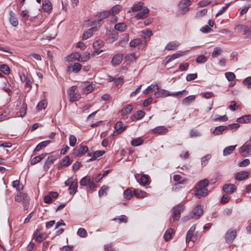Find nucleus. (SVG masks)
Listing matches in <instances>:
<instances>
[{
    "label": "nucleus",
    "instance_id": "f257e3e1",
    "mask_svg": "<svg viewBox=\"0 0 251 251\" xmlns=\"http://www.w3.org/2000/svg\"><path fill=\"white\" fill-rule=\"evenodd\" d=\"M131 9L132 12L139 11L135 16V18L137 20L145 19L148 16L149 9L146 6H144V3L141 1L134 4Z\"/></svg>",
    "mask_w": 251,
    "mask_h": 251
},
{
    "label": "nucleus",
    "instance_id": "f03ea898",
    "mask_svg": "<svg viewBox=\"0 0 251 251\" xmlns=\"http://www.w3.org/2000/svg\"><path fill=\"white\" fill-rule=\"evenodd\" d=\"M185 93L184 95H186L188 94V92L185 90H182L179 92H176V93H170L168 91L166 90H161L160 91H158L154 93V97L156 98H163L166 97L168 96H173L176 97L178 98H181L183 96V94Z\"/></svg>",
    "mask_w": 251,
    "mask_h": 251
},
{
    "label": "nucleus",
    "instance_id": "7ed1b4c3",
    "mask_svg": "<svg viewBox=\"0 0 251 251\" xmlns=\"http://www.w3.org/2000/svg\"><path fill=\"white\" fill-rule=\"evenodd\" d=\"M15 200L17 202H23L24 209L25 210L28 209L30 198L26 193L20 192H18L15 196Z\"/></svg>",
    "mask_w": 251,
    "mask_h": 251
},
{
    "label": "nucleus",
    "instance_id": "20e7f679",
    "mask_svg": "<svg viewBox=\"0 0 251 251\" xmlns=\"http://www.w3.org/2000/svg\"><path fill=\"white\" fill-rule=\"evenodd\" d=\"M76 87L73 86L68 90V97L70 102L77 101L80 99V95L76 92Z\"/></svg>",
    "mask_w": 251,
    "mask_h": 251
},
{
    "label": "nucleus",
    "instance_id": "39448f33",
    "mask_svg": "<svg viewBox=\"0 0 251 251\" xmlns=\"http://www.w3.org/2000/svg\"><path fill=\"white\" fill-rule=\"evenodd\" d=\"M196 229V225H193L187 231L186 236V242L189 243L190 241L195 242L197 239V235L194 234Z\"/></svg>",
    "mask_w": 251,
    "mask_h": 251
},
{
    "label": "nucleus",
    "instance_id": "423d86ee",
    "mask_svg": "<svg viewBox=\"0 0 251 251\" xmlns=\"http://www.w3.org/2000/svg\"><path fill=\"white\" fill-rule=\"evenodd\" d=\"M88 151V148L82 144L75 147L73 150V154L77 156L84 155Z\"/></svg>",
    "mask_w": 251,
    "mask_h": 251
},
{
    "label": "nucleus",
    "instance_id": "0eeeda50",
    "mask_svg": "<svg viewBox=\"0 0 251 251\" xmlns=\"http://www.w3.org/2000/svg\"><path fill=\"white\" fill-rule=\"evenodd\" d=\"M184 209V206L181 204L175 206L173 208L172 218L174 221H178L180 217V212Z\"/></svg>",
    "mask_w": 251,
    "mask_h": 251
},
{
    "label": "nucleus",
    "instance_id": "6e6552de",
    "mask_svg": "<svg viewBox=\"0 0 251 251\" xmlns=\"http://www.w3.org/2000/svg\"><path fill=\"white\" fill-rule=\"evenodd\" d=\"M203 214V209L201 205H197L191 211L190 216L193 219H199Z\"/></svg>",
    "mask_w": 251,
    "mask_h": 251
},
{
    "label": "nucleus",
    "instance_id": "1a4fd4ad",
    "mask_svg": "<svg viewBox=\"0 0 251 251\" xmlns=\"http://www.w3.org/2000/svg\"><path fill=\"white\" fill-rule=\"evenodd\" d=\"M239 152L242 156H246L248 154H251V143L246 142L239 150Z\"/></svg>",
    "mask_w": 251,
    "mask_h": 251
},
{
    "label": "nucleus",
    "instance_id": "9d476101",
    "mask_svg": "<svg viewBox=\"0 0 251 251\" xmlns=\"http://www.w3.org/2000/svg\"><path fill=\"white\" fill-rule=\"evenodd\" d=\"M236 236V231L234 230H228L226 234L225 240L228 244L231 243Z\"/></svg>",
    "mask_w": 251,
    "mask_h": 251
},
{
    "label": "nucleus",
    "instance_id": "9b49d317",
    "mask_svg": "<svg viewBox=\"0 0 251 251\" xmlns=\"http://www.w3.org/2000/svg\"><path fill=\"white\" fill-rule=\"evenodd\" d=\"M126 126H123V124L122 122H117L114 126L115 130L114 131L113 135H115L121 134L126 129Z\"/></svg>",
    "mask_w": 251,
    "mask_h": 251
},
{
    "label": "nucleus",
    "instance_id": "f8f14e48",
    "mask_svg": "<svg viewBox=\"0 0 251 251\" xmlns=\"http://www.w3.org/2000/svg\"><path fill=\"white\" fill-rule=\"evenodd\" d=\"M123 58V54L122 53H116L113 57L111 63L113 66H116L120 64L122 62Z\"/></svg>",
    "mask_w": 251,
    "mask_h": 251
},
{
    "label": "nucleus",
    "instance_id": "ddd939ff",
    "mask_svg": "<svg viewBox=\"0 0 251 251\" xmlns=\"http://www.w3.org/2000/svg\"><path fill=\"white\" fill-rule=\"evenodd\" d=\"M168 131V129L165 126H156L152 130V132L153 134H158L160 135L166 134Z\"/></svg>",
    "mask_w": 251,
    "mask_h": 251
},
{
    "label": "nucleus",
    "instance_id": "4468645a",
    "mask_svg": "<svg viewBox=\"0 0 251 251\" xmlns=\"http://www.w3.org/2000/svg\"><path fill=\"white\" fill-rule=\"evenodd\" d=\"M188 51V50H186V51H182L179 53H174V54H172V55L168 56H167V60L166 61V63L168 64L169 62L173 61V60L176 59L177 58H179V57L182 56L187 54Z\"/></svg>",
    "mask_w": 251,
    "mask_h": 251
},
{
    "label": "nucleus",
    "instance_id": "2eb2a0df",
    "mask_svg": "<svg viewBox=\"0 0 251 251\" xmlns=\"http://www.w3.org/2000/svg\"><path fill=\"white\" fill-rule=\"evenodd\" d=\"M223 190L226 193H233L236 190V187L233 184H226L223 186Z\"/></svg>",
    "mask_w": 251,
    "mask_h": 251
},
{
    "label": "nucleus",
    "instance_id": "dca6fc26",
    "mask_svg": "<svg viewBox=\"0 0 251 251\" xmlns=\"http://www.w3.org/2000/svg\"><path fill=\"white\" fill-rule=\"evenodd\" d=\"M190 3L191 1L190 0H184L180 2L179 6L183 13H185L188 11V6L190 5Z\"/></svg>",
    "mask_w": 251,
    "mask_h": 251
},
{
    "label": "nucleus",
    "instance_id": "f3484780",
    "mask_svg": "<svg viewBox=\"0 0 251 251\" xmlns=\"http://www.w3.org/2000/svg\"><path fill=\"white\" fill-rule=\"evenodd\" d=\"M195 196L198 198H201V197H205L207 195L208 190L207 189L195 188Z\"/></svg>",
    "mask_w": 251,
    "mask_h": 251
},
{
    "label": "nucleus",
    "instance_id": "a211bd4d",
    "mask_svg": "<svg viewBox=\"0 0 251 251\" xmlns=\"http://www.w3.org/2000/svg\"><path fill=\"white\" fill-rule=\"evenodd\" d=\"M51 142L50 140H46L43 142H41L39 144L37 145L35 149L33 151V153L35 154L36 152L39 151L43 148H45Z\"/></svg>",
    "mask_w": 251,
    "mask_h": 251
},
{
    "label": "nucleus",
    "instance_id": "6ab92c4d",
    "mask_svg": "<svg viewBox=\"0 0 251 251\" xmlns=\"http://www.w3.org/2000/svg\"><path fill=\"white\" fill-rule=\"evenodd\" d=\"M42 8L45 12H50L52 9L50 1L49 0H45L42 4Z\"/></svg>",
    "mask_w": 251,
    "mask_h": 251
},
{
    "label": "nucleus",
    "instance_id": "aec40b11",
    "mask_svg": "<svg viewBox=\"0 0 251 251\" xmlns=\"http://www.w3.org/2000/svg\"><path fill=\"white\" fill-rule=\"evenodd\" d=\"M249 175V172L247 171H241L236 174L235 178L238 180H243L247 178Z\"/></svg>",
    "mask_w": 251,
    "mask_h": 251
},
{
    "label": "nucleus",
    "instance_id": "412c9836",
    "mask_svg": "<svg viewBox=\"0 0 251 251\" xmlns=\"http://www.w3.org/2000/svg\"><path fill=\"white\" fill-rule=\"evenodd\" d=\"M180 45V43L176 41L169 42L166 45L165 49L168 50H172L176 49Z\"/></svg>",
    "mask_w": 251,
    "mask_h": 251
},
{
    "label": "nucleus",
    "instance_id": "4be33fe9",
    "mask_svg": "<svg viewBox=\"0 0 251 251\" xmlns=\"http://www.w3.org/2000/svg\"><path fill=\"white\" fill-rule=\"evenodd\" d=\"M110 15V11H105L99 13L97 15L98 22L99 23L102 19L108 17Z\"/></svg>",
    "mask_w": 251,
    "mask_h": 251
},
{
    "label": "nucleus",
    "instance_id": "5701e85b",
    "mask_svg": "<svg viewBox=\"0 0 251 251\" xmlns=\"http://www.w3.org/2000/svg\"><path fill=\"white\" fill-rule=\"evenodd\" d=\"M72 163L69 156H65L61 160V163L59 164L58 167L61 168L63 166H68Z\"/></svg>",
    "mask_w": 251,
    "mask_h": 251
},
{
    "label": "nucleus",
    "instance_id": "b1692460",
    "mask_svg": "<svg viewBox=\"0 0 251 251\" xmlns=\"http://www.w3.org/2000/svg\"><path fill=\"white\" fill-rule=\"evenodd\" d=\"M239 27L244 32L245 35L248 37H251V27L249 28L246 25H239Z\"/></svg>",
    "mask_w": 251,
    "mask_h": 251
},
{
    "label": "nucleus",
    "instance_id": "393cba45",
    "mask_svg": "<svg viewBox=\"0 0 251 251\" xmlns=\"http://www.w3.org/2000/svg\"><path fill=\"white\" fill-rule=\"evenodd\" d=\"M132 110V106L131 104H128L127 105L123 107L121 111V115L122 116H125L126 115L130 113Z\"/></svg>",
    "mask_w": 251,
    "mask_h": 251
},
{
    "label": "nucleus",
    "instance_id": "a878e982",
    "mask_svg": "<svg viewBox=\"0 0 251 251\" xmlns=\"http://www.w3.org/2000/svg\"><path fill=\"white\" fill-rule=\"evenodd\" d=\"M69 189L70 190V194L71 195H74L77 190V181L75 180L72 181L70 185Z\"/></svg>",
    "mask_w": 251,
    "mask_h": 251
},
{
    "label": "nucleus",
    "instance_id": "bb28decb",
    "mask_svg": "<svg viewBox=\"0 0 251 251\" xmlns=\"http://www.w3.org/2000/svg\"><path fill=\"white\" fill-rule=\"evenodd\" d=\"M237 122L239 123H248L251 122V115H247L243 116L242 117L238 118Z\"/></svg>",
    "mask_w": 251,
    "mask_h": 251
},
{
    "label": "nucleus",
    "instance_id": "cd10ccee",
    "mask_svg": "<svg viewBox=\"0 0 251 251\" xmlns=\"http://www.w3.org/2000/svg\"><path fill=\"white\" fill-rule=\"evenodd\" d=\"M95 27H92L84 32L83 34L82 38L83 40H87L93 35V31L95 30Z\"/></svg>",
    "mask_w": 251,
    "mask_h": 251
},
{
    "label": "nucleus",
    "instance_id": "c85d7f7f",
    "mask_svg": "<svg viewBox=\"0 0 251 251\" xmlns=\"http://www.w3.org/2000/svg\"><path fill=\"white\" fill-rule=\"evenodd\" d=\"M46 153H43L38 156L34 157L30 162L32 165H35L40 162L46 155Z\"/></svg>",
    "mask_w": 251,
    "mask_h": 251
},
{
    "label": "nucleus",
    "instance_id": "c756f323",
    "mask_svg": "<svg viewBox=\"0 0 251 251\" xmlns=\"http://www.w3.org/2000/svg\"><path fill=\"white\" fill-rule=\"evenodd\" d=\"M173 179L177 184H184L186 182V179L179 175H175Z\"/></svg>",
    "mask_w": 251,
    "mask_h": 251
},
{
    "label": "nucleus",
    "instance_id": "7c9ffc66",
    "mask_svg": "<svg viewBox=\"0 0 251 251\" xmlns=\"http://www.w3.org/2000/svg\"><path fill=\"white\" fill-rule=\"evenodd\" d=\"M134 195L138 198H145L148 195L146 192L138 189L134 190Z\"/></svg>",
    "mask_w": 251,
    "mask_h": 251
},
{
    "label": "nucleus",
    "instance_id": "2f4dec72",
    "mask_svg": "<svg viewBox=\"0 0 251 251\" xmlns=\"http://www.w3.org/2000/svg\"><path fill=\"white\" fill-rule=\"evenodd\" d=\"M226 128L227 126H220L216 127L213 132V134L215 135H220V134H222V132L226 129Z\"/></svg>",
    "mask_w": 251,
    "mask_h": 251
},
{
    "label": "nucleus",
    "instance_id": "473e14b6",
    "mask_svg": "<svg viewBox=\"0 0 251 251\" xmlns=\"http://www.w3.org/2000/svg\"><path fill=\"white\" fill-rule=\"evenodd\" d=\"M114 28L117 31L123 32L126 29L127 26L124 23H120L115 25Z\"/></svg>",
    "mask_w": 251,
    "mask_h": 251
},
{
    "label": "nucleus",
    "instance_id": "72a5a7b5",
    "mask_svg": "<svg viewBox=\"0 0 251 251\" xmlns=\"http://www.w3.org/2000/svg\"><path fill=\"white\" fill-rule=\"evenodd\" d=\"M236 147V145L230 146L226 147L223 151V155L224 156H227L230 154L235 150Z\"/></svg>",
    "mask_w": 251,
    "mask_h": 251
},
{
    "label": "nucleus",
    "instance_id": "f704fd0d",
    "mask_svg": "<svg viewBox=\"0 0 251 251\" xmlns=\"http://www.w3.org/2000/svg\"><path fill=\"white\" fill-rule=\"evenodd\" d=\"M173 233L174 230L172 228H170L168 229L164 235V238L165 241H168L169 240H170L172 238Z\"/></svg>",
    "mask_w": 251,
    "mask_h": 251
},
{
    "label": "nucleus",
    "instance_id": "c9c22d12",
    "mask_svg": "<svg viewBox=\"0 0 251 251\" xmlns=\"http://www.w3.org/2000/svg\"><path fill=\"white\" fill-rule=\"evenodd\" d=\"M9 21L14 26H16L18 25L17 19L15 16L14 13L12 12H10Z\"/></svg>",
    "mask_w": 251,
    "mask_h": 251
},
{
    "label": "nucleus",
    "instance_id": "e433bc0d",
    "mask_svg": "<svg viewBox=\"0 0 251 251\" xmlns=\"http://www.w3.org/2000/svg\"><path fill=\"white\" fill-rule=\"evenodd\" d=\"M144 142L143 139L141 137H139L134 139H133L131 142L132 146L136 147L141 145Z\"/></svg>",
    "mask_w": 251,
    "mask_h": 251
},
{
    "label": "nucleus",
    "instance_id": "4c0bfd02",
    "mask_svg": "<svg viewBox=\"0 0 251 251\" xmlns=\"http://www.w3.org/2000/svg\"><path fill=\"white\" fill-rule=\"evenodd\" d=\"M105 153V151H97L94 152H89L88 153V155L90 156H93L94 157H96V159H97L98 157H99L100 156H101L104 154Z\"/></svg>",
    "mask_w": 251,
    "mask_h": 251
},
{
    "label": "nucleus",
    "instance_id": "58836bf2",
    "mask_svg": "<svg viewBox=\"0 0 251 251\" xmlns=\"http://www.w3.org/2000/svg\"><path fill=\"white\" fill-rule=\"evenodd\" d=\"M196 97L195 95H191L186 97L182 101L183 104H189L195 100Z\"/></svg>",
    "mask_w": 251,
    "mask_h": 251
},
{
    "label": "nucleus",
    "instance_id": "ea45409f",
    "mask_svg": "<svg viewBox=\"0 0 251 251\" xmlns=\"http://www.w3.org/2000/svg\"><path fill=\"white\" fill-rule=\"evenodd\" d=\"M139 183L143 186L149 183V176L147 175H143L141 176Z\"/></svg>",
    "mask_w": 251,
    "mask_h": 251
},
{
    "label": "nucleus",
    "instance_id": "a19ab883",
    "mask_svg": "<svg viewBox=\"0 0 251 251\" xmlns=\"http://www.w3.org/2000/svg\"><path fill=\"white\" fill-rule=\"evenodd\" d=\"M91 178L89 176H85L83 177L80 181L81 186H84L88 185Z\"/></svg>",
    "mask_w": 251,
    "mask_h": 251
},
{
    "label": "nucleus",
    "instance_id": "79ce46f5",
    "mask_svg": "<svg viewBox=\"0 0 251 251\" xmlns=\"http://www.w3.org/2000/svg\"><path fill=\"white\" fill-rule=\"evenodd\" d=\"M90 58V53L85 52L83 54H80V57L78 59V61L85 62L89 60Z\"/></svg>",
    "mask_w": 251,
    "mask_h": 251
},
{
    "label": "nucleus",
    "instance_id": "37998d69",
    "mask_svg": "<svg viewBox=\"0 0 251 251\" xmlns=\"http://www.w3.org/2000/svg\"><path fill=\"white\" fill-rule=\"evenodd\" d=\"M47 106V102L45 100H42L40 101L37 106L36 108L38 110H41L43 109H45Z\"/></svg>",
    "mask_w": 251,
    "mask_h": 251
},
{
    "label": "nucleus",
    "instance_id": "c03bdc74",
    "mask_svg": "<svg viewBox=\"0 0 251 251\" xmlns=\"http://www.w3.org/2000/svg\"><path fill=\"white\" fill-rule=\"evenodd\" d=\"M109 187L107 186L103 185L99 191V196L101 197L104 195H106V191L108 190Z\"/></svg>",
    "mask_w": 251,
    "mask_h": 251
},
{
    "label": "nucleus",
    "instance_id": "a18cd8bd",
    "mask_svg": "<svg viewBox=\"0 0 251 251\" xmlns=\"http://www.w3.org/2000/svg\"><path fill=\"white\" fill-rule=\"evenodd\" d=\"M222 51V49L219 47H216L214 48L213 51L211 54V57L212 58H217V55H219Z\"/></svg>",
    "mask_w": 251,
    "mask_h": 251
},
{
    "label": "nucleus",
    "instance_id": "49530a36",
    "mask_svg": "<svg viewBox=\"0 0 251 251\" xmlns=\"http://www.w3.org/2000/svg\"><path fill=\"white\" fill-rule=\"evenodd\" d=\"M34 237L35 240L39 243L41 242L45 239L43 235L41 233L38 232H36L34 233Z\"/></svg>",
    "mask_w": 251,
    "mask_h": 251
},
{
    "label": "nucleus",
    "instance_id": "de8ad7c7",
    "mask_svg": "<svg viewBox=\"0 0 251 251\" xmlns=\"http://www.w3.org/2000/svg\"><path fill=\"white\" fill-rule=\"evenodd\" d=\"M124 196L127 200H130L133 197V194L132 191L129 189L127 188L124 191Z\"/></svg>",
    "mask_w": 251,
    "mask_h": 251
},
{
    "label": "nucleus",
    "instance_id": "09e8293b",
    "mask_svg": "<svg viewBox=\"0 0 251 251\" xmlns=\"http://www.w3.org/2000/svg\"><path fill=\"white\" fill-rule=\"evenodd\" d=\"M145 114V113L143 111L139 110L133 115V117L135 119L138 120L142 118Z\"/></svg>",
    "mask_w": 251,
    "mask_h": 251
},
{
    "label": "nucleus",
    "instance_id": "8fccbe9b",
    "mask_svg": "<svg viewBox=\"0 0 251 251\" xmlns=\"http://www.w3.org/2000/svg\"><path fill=\"white\" fill-rule=\"evenodd\" d=\"M0 70L5 75H8L10 73V69L5 64L0 65Z\"/></svg>",
    "mask_w": 251,
    "mask_h": 251
},
{
    "label": "nucleus",
    "instance_id": "3c124183",
    "mask_svg": "<svg viewBox=\"0 0 251 251\" xmlns=\"http://www.w3.org/2000/svg\"><path fill=\"white\" fill-rule=\"evenodd\" d=\"M12 186L16 188L18 191L22 190L23 189V186L20 184L19 180H15L13 181Z\"/></svg>",
    "mask_w": 251,
    "mask_h": 251
},
{
    "label": "nucleus",
    "instance_id": "603ef678",
    "mask_svg": "<svg viewBox=\"0 0 251 251\" xmlns=\"http://www.w3.org/2000/svg\"><path fill=\"white\" fill-rule=\"evenodd\" d=\"M121 8V6L119 5H116L113 7H112L111 9V10L109 11H110V14L114 15L116 14H117L119 12L120 9Z\"/></svg>",
    "mask_w": 251,
    "mask_h": 251
},
{
    "label": "nucleus",
    "instance_id": "864d4df0",
    "mask_svg": "<svg viewBox=\"0 0 251 251\" xmlns=\"http://www.w3.org/2000/svg\"><path fill=\"white\" fill-rule=\"evenodd\" d=\"M77 234L80 237L84 238L87 236V232L84 228H79L77 231Z\"/></svg>",
    "mask_w": 251,
    "mask_h": 251
},
{
    "label": "nucleus",
    "instance_id": "5fc2aeb1",
    "mask_svg": "<svg viewBox=\"0 0 251 251\" xmlns=\"http://www.w3.org/2000/svg\"><path fill=\"white\" fill-rule=\"evenodd\" d=\"M225 76L229 81H233L235 78V74L232 72L226 73Z\"/></svg>",
    "mask_w": 251,
    "mask_h": 251
},
{
    "label": "nucleus",
    "instance_id": "6e6d98bb",
    "mask_svg": "<svg viewBox=\"0 0 251 251\" xmlns=\"http://www.w3.org/2000/svg\"><path fill=\"white\" fill-rule=\"evenodd\" d=\"M82 65L79 63H75L72 66V70L74 73H77L81 69Z\"/></svg>",
    "mask_w": 251,
    "mask_h": 251
},
{
    "label": "nucleus",
    "instance_id": "4d7b16f0",
    "mask_svg": "<svg viewBox=\"0 0 251 251\" xmlns=\"http://www.w3.org/2000/svg\"><path fill=\"white\" fill-rule=\"evenodd\" d=\"M210 158L211 155L210 154H207L204 157H202L201 161V166L202 167L206 166V164H207L208 160H209Z\"/></svg>",
    "mask_w": 251,
    "mask_h": 251
},
{
    "label": "nucleus",
    "instance_id": "13d9d810",
    "mask_svg": "<svg viewBox=\"0 0 251 251\" xmlns=\"http://www.w3.org/2000/svg\"><path fill=\"white\" fill-rule=\"evenodd\" d=\"M190 136L191 138L197 137L201 136V133L198 130L192 129L190 131Z\"/></svg>",
    "mask_w": 251,
    "mask_h": 251
},
{
    "label": "nucleus",
    "instance_id": "bf43d9fd",
    "mask_svg": "<svg viewBox=\"0 0 251 251\" xmlns=\"http://www.w3.org/2000/svg\"><path fill=\"white\" fill-rule=\"evenodd\" d=\"M95 88V85L93 83H88L87 85H86L84 92L87 94L91 93L93 91L94 88Z\"/></svg>",
    "mask_w": 251,
    "mask_h": 251
},
{
    "label": "nucleus",
    "instance_id": "052dcab7",
    "mask_svg": "<svg viewBox=\"0 0 251 251\" xmlns=\"http://www.w3.org/2000/svg\"><path fill=\"white\" fill-rule=\"evenodd\" d=\"M155 90V86H153L152 84L149 86L147 89L143 91V93L145 95L149 94L153 92Z\"/></svg>",
    "mask_w": 251,
    "mask_h": 251
},
{
    "label": "nucleus",
    "instance_id": "680f3d73",
    "mask_svg": "<svg viewBox=\"0 0 251 251\" xmlns=\"http://www.w3.org/2000/svg\"><path fill=\"white\" fill-rule=\"evenodd\" d=\"M196 60L199 64L203 63L207 61V58L204 55H200L196 58Z\"/></svg>",
    "mask_w": 251,
    "mask_h": 251
},
{
    "label": "nucleus",
    "instance_id": "e2e57ef3",
    "mask_svg": "<svg viewBox=\"0 0 251 251\" xmlns=\"http://www.w3.org/2000/svg\"><path fill=\"white\" fill-rule=\"evenodd\" d=\"M76 142V137L73 135H70L69 137V144L71 147H74L75 145Z\"/></svg>",
    "mask_w": 251,
    "mask_h": 251
},
{
    "label": "nucleus",
    "instance_id": "0e129e2a",
    "mask_svg": "<svg viewBox=\"0 0 251 251\" xmlns=\"http://www.w3.org/2000/svg\"><path fill=\"white\" fill-rule=\"evenodd\" d=\"M103 45V43L101 40H97L93 43V46L94 48L98 49Z\"/></svg>",
    "mask_w": 251,
    "mask_h": 251
},
{
    "label": "nucleus",
    "instance_id": "69168bd1",
    "mask_svg": "<svg viewBox=\"0 0 251 251\" xmlns=\"http://www.w3.org/2000/svg\"><path fill=\"white\" fill-rule=\"evenodd\" d=\"M208 180L207 179H204L202 180H201L198 184H199V187H203V188H206V187L208 185Z\"/></svg>",
    "mask_w": 251,
    "mask_h": 251
},
{
    "label": "nucleus",
    "instance_id": "338daca9",
    "mask_svg": "<svg viewBox=\"0 0 251 251\" xmlns=\"http://www.w3.org/2000/svg\"><path fill=\"white\" fill-rule=\"evenodd\" d=\"M141 43L140 39H135L130 41L129 45L131 47H135Z\"/></svg>",
    "mask_w": 251,
    "mask_h": 251
},
{
    "label": "nucleus",
    "instance_id": "774afa93",
    "mask_svg": "<svg viewBox=\"0 0 251 251\" xmlns=\"http://www.w3.org/2000/svg\"><path fill=\"white\" fill-rule=\"evenodd\" d=\"M23 21H26L29 17L28 11L26 10H23L21 14Z\"/></svg>",
    "mask_w": 251,
    "mask_h": 251
}]
</instances>
